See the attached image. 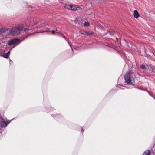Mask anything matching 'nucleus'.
Wrapping results in <instances>:
<instances>
[{"mask_svg": "<svg viewBox=\"0 0 155 155\" xmlns=\"http://www.w3.org/2000/svg\"><path fill=\"white\" fill-rule=\"evenodd\" d=\"M135 78V74L132 71H128L124 76L125 82L128 84L134 85Z\"/></svg>", "mask_w": 155, "mask_h": 155, "instance_id": "obj_1", "label": "nucleus"}, {"mask_svg": "<svg viewBox=\"0 0 155 155\" xmlns=\"http://www.w3.org/2000/svg\"><path fill=\"white\" fill-rule=\"evenodd\" d=\"M23 29V25H18L15 28H12L9 31L8 35H15L19 34L22 32L24 31L26 33L29 30L28 28H25L23 31H22Z\"/></svg>", "mask_w": 155, "mask_h": 155, "instance_id": "obj_2", "label": "nucleus"}, {"mask_svg": "<svg viewBox=\"0 0 155 155\" xmlns=\"http://www.w3.org/2000/svg\"><path fill=\"white\" fill-rule=\"evenodd\" d=\"M19 39L18 38H15L11 39L8 43V45H14L19 41Z\"/></svg>", "mask_w": 155, "mask_h": 155, "instance_id": "obj_3", "label": "nucleus"}, {"mask_svg": "<svg viewBox=\"0 0 155 155\" xmlns=\"http://www.w3.org/2000/svg\"><path fill=\"white\" fill-rule=\"evenodd\" d=\"M80 33L84 35L87 36H88L93 34V32L91 31H89L88 32H87L84 30H81L80 31Z\"/></svg>", "mask_w": 155, "mask_h": 155, "instance_id": "obj_4", "label": "nucleus"}, {"mask_svg": "<svg viewBox=\"0 0 155 155\" xmlns=\"http://www.w3.org/2000/svg\"><path fill=\"white\" fill-rule=\"evenodd\" d=\"M8 125L7 123L5 121H0V127L2 128L5 127Z\"/></svg>", "mask_w": 155, "mask_h": 155, "instance_id": "obj_5", "label": "nucleus"}, {"mask_svg": "<svg viewBox=\"0 0 155 155\" xmlns=\"http://www.w3.org/2000/svg\"><path fill=\"white\" fill-rule=\"evenodd\" d=\"M8 30L7 28L6 27H2L0 28V34H2Z\"/></svg>", "mask_w": 155, "mask_h": 155, "instance_id": "obj_6", "label": "nucleus"}, {"mask_svg": "<svg viewBox=\"0 0 155 155\" xmlns=\"http://www.w3.org/2000/svg\"><path fill=\"white\" fill-rule=\"evenodd\" d=\"M134 17L136 18H137L139 16L138 12L136 10L134 11Z\"/></svg>", "mask_w": 155, "mask_h": 155, "instance_id": "obj_7", "label": "nucleus"}, {"mask_svg": "<svg viewBox=\"0 0 155 155\" xmlns=\"http://www.w3.org/2000/svg\"><path fill=\"white\" fill-rule=\"evenodd\" d=\"M71 10H76L78 8L77 5H71Z\"/></svg>", "mask_w": 155, "mask_h": 155, "instance_id": "obj_8", "label": "nucleus"}, {"mask_svg": "<svg viewBox=\"0 0 155 155\" xmlns=\"http://www.w3.org/2000/svg\"><path fill=\"white\" fill-rule=\"evenodd\" d=\"M71 5H65L64 6V7L68 9H71Z\"/></svg>", "mask_w": 155, "mask_h": 155, "instance_id": "obj_9", "label": "nucleus"}, {"mask_svg": "<svg viewBox=\"0 0 155 155\" xmlns=\"http://www.w3.org/2000/svg\"><path fill=\"white\" fill-rule=\"evenodd\" d=\"M2 56L5 58H8L9 56L8 55V54H7V53H4V54H3V55H2Z\"/></svg>", "mask_w": 155, "mask_h": 155, "instance_id": "obj_10", "label": "nucleus"}, {"mask_svg": "<svg viewBox=\"0 0 155 155\" xmlns=\"http://www.w3.org/2000/svg\"><path fill=\"white\" fill-rule=\"evenodd\" d=\"M150 152L148 150L145 151L142 155H149Z\"/></svg>", "mask_w": 155, "mask_h": 155, "instance_id": "obj_11", "label": "nucleus"}, {"mask_svg": "<svg viewBox=\"0 0 155 155\" xmlns=\"http://www.w3.org/2000/svg\"><path fill=\"white\" fill-rule=\"evenodd\" d=\"M81 20V19L79 18H76V20L75 21V22L76 24H78L79 25H80V23L78 22L79 21H80Z\"/></svg>", "mask_w": 155, "mask_h": 155, "instance_id": "obj_12", "label": "nucleus"}, {"mask_svg": "<svg viewBox=\"0 0 155 155\" xmlns=\"http://www.w3.org/2000/svg\"><path fill=\"white\" fill-rule=\"evenodd\" d=\"M109 32L110 35H113L114 33V31H113V30H110Z\"/></svg>", "mask_w": 155, "mask_h": 155, "instance_id": "obj_13", "label": "nucleus"}, {"mask_svg": "<svg viewBox=\"0 0 155 155\" xmlns=\"http://www.w3.org/2000/svg\"><path fill=\"white\" fill-rule=\"evenodd\" d=\"M84 25L85 27H88L89 25V23L88 22H86L84 23Z\"/></svg>", "mask_w": 155, "mask_h": 155, "instance_id": "obj_14", "label": "nucleus"}, {"mask_svg": "<svg viewBox=\"0 0 155 155\" xmlns=\"http://www.w3.org/2000/svg\"><path fill=\"white\" fill-rule=\"evenodd\" d=\"M4 54V51L2 50H0V56H2Z\"/></svg>", "mask_w": 155, "mask_h": 155, "instance_id": "obj_15", "label": "nucleus"}, {"mask_svg": "<svg viewBox=\"0 0 155 155\" xmlns=\"http://www.w3.org/2000/svg\"><path fill=\"white\" fill-rule=\"evenodd\" d=\"M140 68H141L142 69H145V65L142 64V65H141L140 66Z\"/></svg>", "mask_w": 155, "mask_h": 155, "instance_id": "obj_16", "label": "nucleus"}, {"mask_svg": "<svg viewBox=\"0 0 155 155\" xmlns=\"http://www.w3.org/2000/svg\"><path fill=\"white\" fill-rule=\"evenodd\" d=\"M153 72H155V67L152 66L151 68Z\"/></svg>", "mask_w": 155, "mask_h": 155, "instance_id": "obj_17", "label": "nucleus"}, {"mask_svg": "<svg viewBox=\"0 0 155 155\" xmlns=\"http://www.w3.org/2000/svg\"><path fill=\"white\" fill-rule=\"evenodd\" d=\"M143 90L147 91L149 93L150 95V96H151L152 97H153V96L150 94V92L146 90Z\"/></svg>", "mask_w": 155, "mask_h": 155, "instance_id": "obj_18", "label": "nucleus"}, {"mask_svg": "<svg viewBox=\"0 0 155 155\" xmlns=\"http://www.w3.org/2000/svg\"><path fill=\"white\" fill-rule=\"evenodd\" d=\"M41 25L40 26V27H44L45 26V24L44 23H42L41 24Z\"/></svg>", "mask_w": 155, "mask_h": 155, "instance_id": "obj_19", "label": "nucleus"}, {"mask_svg": "<svg viewBox=\"0 0 155 155\" xmlns=\"http://www.w3.org/2000/svg\"><path fill=\"white\" fill-rule=\"evenodd\" d=\"M13 119H12L11 120H9V121H8L7 122H6L8 124H9V123L11 122V121L12 120H13Z\"/></svg>", "mask_w": 155, "mask_h": 155, "instance_id": "obj_20", "label": "nucleus"}, {"mask_svg": "<svg viewBox=\"0 0 155 155\" xmlns=\"http://www.w3.org/2000/svg\"><path fill=\"white\" fill-rule=\"evenodd\" d=\"M52 34H54L55 32V31L54 30H52L51 31Z\"/></svg>", "mask_w": 155, "mask_h": 155, "instance_id": "obj_21", "label": "nucleus"}, {"mask_svg": "<svg viewBox=\"0 0 155 155\" xmlns=\"http://www.w3.org/2000/svg\"><path fill=\"white\" fill-rule=\"evenodd\" d=\"M8 54L9 56L10 54V51H9L8 53H7Z\"/></svg>", "mask_w": 155, "mask_h": 155, "instance_id": "obj_22", "label": "nucleus"}, {"mask_svg": "<svg viewBox=\"0 0 155 155\" xmlns=\"http://www.w3.org/2000/svg\"><path fill=\"white\" fill-rule=\"evenodd\" d=\"M46 30L47 31H50V29L49 28H48L47 30Z\"/></svg>", "mask_w": 155, "mask_h": 155, "instance_id": "obj_23", "label": "nucleus"}, {"mask_svg": "<svg viewBox=\"0 0 155 155\" xmlns=\"http://www.w3.org/2000/svg\"><path fill=\"white\" fill-rule=\"evenodd\" d=\"M64 38H65V39L66 40V41H67V40H66V38H65V37H64Z\"/></svg>", "mask_w": 155, "mask_h": 155, "instance_id": "obj_24", "label": "nucleus"}, {"mask_svg": "<svg viewBox=\"0 0 155 155\" xmlns=\"http://www.w3.org/2000/svg\"><path fill=\"white\" fill-rule=\"evenodd\" d=\"M154 97V98L155 99V97Z\"/></svg>", "mask_w": 155, "mask_h": 155, "instance_id": "obj_25", "label": "nucleus"}, {"mask_svg": "<svg viewBox=\"0 0 155 155\" xmlns=\"http://www.w3.org/2000/svg\"><path fill=\"white\" fill-rule=\"evenodd\" d=\"M68 43H69V42L68 41H67Z\"/></svg>", "mask_w": 155, "mask_h": 155, "instance_id": "obj_26", "label": "nucleus"}]
</instances>
